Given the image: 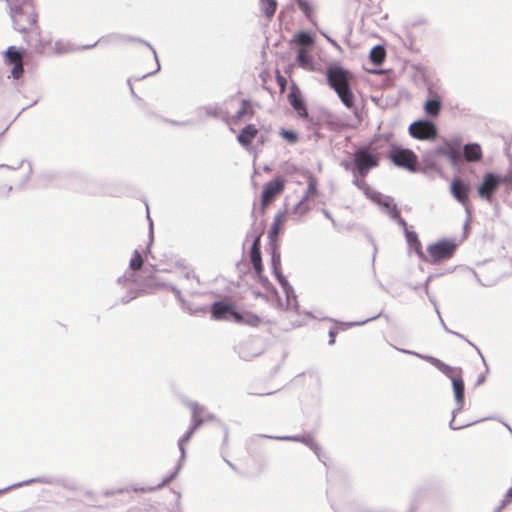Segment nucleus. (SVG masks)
Here are the masks:
<instances>
[{"label":"nucleus","instance_id":"obj_1","mask_svg":"<svg viewBox=\"0 0 512 512\" xmlns=\"http://www.w3.org/2000/svg\"><path fill=\"white\" fill-rule=\"evenodd\" d=\"M326 79L329 86L337 93L341 102L347 108H352L354 106V94L350 88L352 74L341 66L335 65L327 68Z\"/></svg>","mask_w":512,"mask_h":512},{"label":"nucleus","instance_id":"obj_33","mask_svg":"<svg viewBox=\"0 0 512 512\" xmlns=\"http://www.w3.org/2000/svg\"><path fill=\"white\" fill-rule=\"evenodd\" d=\"M512 502V487L507 491L503 500V506Z\"/></svg>","mask_w":512,"mask_h":512},{"label":"nucleus","instance_id":"obj_8","mask_svg":"<svg viewBox=\"0 0 512 512\" xmlns=\"http://www.w3.org/2000/svg\"><path fill=\"white\" fill-rule=\"evenodd\" d=\"M409 133L418 140H431L436 137L437 128L432 122L419 120L409 126Z\"/></svg>","mask_w":512,"mask_h":512},{"label":"nucleus","instance_id":"obj_32","mask_svg":"<svg viewBox=\"0 0 512 512\" xmlns=\"http://www.w3.org/2000/svg\"><path fill=\"white\" fill-rule=\"evenodd\" d=\"M281 136L290 143H295L298 140L297 134L290 130H282Z\"/></svg>","mask_w":512,"mask_h":512},{"label":"nucleus","instance_id":"obj_2","mask_svg":"<svg viewBox=\"0 0 512 512\" xmlns=\"http://www.w3.org/2000/svg\"><path fill=\"white\" fill-rule=\"evenodd\" d=\"M429 362L451 379L456 402L461 408L464 404V382L461 369L451 367L434 357H430Z\"/></svg>","mask_w":512,"mask_h":512},{"label":"nucleus","instance_id":"obj_30","mask_svg":"<svg viewBox=\"0 0 512 512\" xmlns=\"http://www.w3.org/2000/svg\"><path fill=\"white\" fill-rule=\"evenodd\" d=\"M275 78H276L277 84L279 85L280 93L283 94L286 91L287 80L283 75H281L279 70H276Z\"/></svg>","mask_w":512,"mask_h":512},{"label":"nucleus","instance_id":"obj_14","mask_svg":"<svg viewBox=\"0 0 512 512\" xmlns=\"http://www.w3.org/2000/svg\"><path fill=\"white\" fill-rule=\"evenodd\" d=\"M191 410H192L193 426L190 428L189 431H187V433L179 441V446L182 451H184V444L190 440L194 431L203 422V418H202L203 413H204L203 407H201L198 404H193V405H191Z\"/></svg>","mask_w":512,"mask_h":512},{"label":"nucleus","instance_id":"obj_17","mask_svg":"<svg viewBox=\"0 0 512 512\" xmlns=\"http://www.w3.org/2000/svg\"><path fill=\"white\" fill-rule=\"evenodd\" d=\"M258 132L259 131L254 124H248L241 130L237 136V140L242 146L249 147L254 138L258 135Z\"/></svg>","mask_w":512,"mask_h":512},{"label":"nucleus","instance_id":"obj_35","mask_svg":"<svg viewBox=\"0 0 512 512\" xmlns=\"http://www.w3.org/2000/svg\"><path fill=\"white\" fill-rule=\"evenodd\" d=\"M336 334H337V332L335 330H330V332H329V336H330L329 344L332 345V344L335 343Z\"/></svg>","mask_w":512,"mask_h":512},{"label":"nucleus","instance_id":"obj_29","mask_svg":"<svg viewBox=\"0 0 512 512\" xmlns=\"http://www.w3.org/2000/svg\"><path fill=\"white\" fill-rule=\"evenodd\" d=\"M299 9L305 14L307 18H311L313 9L307 0H296Z\"/></svg>","mask_w":512,"mask_h":512},{"label":"nucleus","instance_id":"obj_6","mask_svg":"<svg viewBox=\"0 0 512 512\" xmlns=\"http://www.w3.org/2000/svg\"><path fill=\"white\" fill-rule=\"evenodd\" d=\"M211 318L215 321L240 320V313L236 310V304L229 298L215 301L210 306Z\"/></svg>","mask_w":512,"mask_h":512},{"label":"nucleus","instance_id":"obj_20","mask_svg":"<svg viewBox=\"0 0 512 512\" xmlns=\"http://www.w3.org/2000/svg\"><path fill=\"white\" fill-rule=\"evenodd\" d=\"M464 157L468 162L479 161L482 158V150L478 144H468L464 147Z\"/></svg>","mask_w":512,"mask_h":512},{"label":"nucleus","instance_id":"obj_34","mask_svg":"<svg viewBox=\"0 0 512 512\" xmlns=\"http://www.w3.org/2000/svg\"><path fill=\"white\" fill-rule=\"evenodd\" d=\"M408 239L409 241H415L419 247L421 246V243L417 239V235L415 233H408Z\"/></svg>","mask_w":512,"mask_h":512},{"label":"nucleus","instance_id":"obj_25","mask_svg":"<svg viewBox=\"0 0 512 512\" xmlns=\"http://www.w3.org/2000/svg\"><path fill=\"white\" fill-rule=\"evenodd\" d=\"M385 55V49L382 46H376L370 52V59L375 64H381L385 59Z\"/></svg>","mask_w":512,"mask_h":512},{"label":"nucleus","instance_id":"obj_11","mask_svg":"<svg viewBox=\"0 0 512 512\" xmlns=\"http://www.w3.org/2000/svg\"><path fill=\"white\" fill-rule=\"evenodd\" d=\"M504 181L503 178L493 174L487 173L484 175L483 182L478 187V194L481 198L491 201L494 192L498 186Z\"/></svg>","mask_w":512,"mask_h":512},{"label":"nucleus","instance_id":"obj_27","mask_svg":"<svg viewBox=\"0 0 512 512\" xmlns=\"http://www.w3.org/2000/svg\"><path fill=\"white\" fill-rule=\"evenodd\" d=\"M275 439H280V440H291V441H299V442H302V443H305L307 445H309L316 454H318V450H319V447L317 446L316 443H314L311 439L309 438H306V437H274Z\"/></svg>","mask_w":512,"mask_h":512},{"label":"nucleus","instance_id":"obj_36","mask_svg":"<svg viewBox=\"0 0 512 512\" xmlns=\"http://www.w3.org/2000/svg\"><path fill=\"white\" fill-rule=\"evenodd\" d=\"M357 185L361 189H365L367 192H368V190H370L369 187L367 186V184L364 181L357 182Z\"/></svg>","mask_w":512,"mask_h":512},{"label":"nucleus","instance_id":"obj_37","mask_svg":"<svg viewBox=\"0 0 512 512\" xmlns=\"http://www.w3.org/2000/svg\"><path fill=\"white\" fill-rule=\"evenodd\" d=\"M393 216L395 218H400V212L395 205L393 206Z\"/></svg>","mask_w":512,"mask_h":512},{"label":"nucleus","instance_id":"obj_18","mask_svg":"<svg viewBox=\"0 0 512 512\" xmlns=\"http://www.w3.org/2000/svg\"><path fill=\"white\" fill-rule=\"evenodd\" d=\"M286 221H287V213L286 212H280L275 215L272 227L269 231V237L272 241H275L277 239L278 235L283 230V228L286 224Z\"/></svg>","mask_w":512,"mask_h":512},{"label":"nucleus","instance_id":"obj_13","mask_svg":"<svg viewBox=\"0 0 512 512\" xmlns=\"http://www.w3.org/2000/svg\"><path fill=\"white\" fill-rule=\"evenodd\" d=\"M436 154L447 157L452 164H457L461 159L460 144L458 142H445L437 147Z\"/></svg>","mask_w":512,"mask_h":512},{"label":"nucleus","instance_id":"obj_23","mask_svg":"<svg viewBox=\"0 0 512 512\" xmlns=\"http://www.w3.org/2000/svg\"><path fill=\"white\" fill-rule=\"evenodd\" d=\"M424 110L427 115L437 116L441 110V102L438 99H429L425 102Z\"/></svg>","mask_w":512,"mask_h":512},{"label":"nucleus","instance_id":"obj_31","mask_svg":"<svg viewBox=\"0 0 512 512\" xmlns=\"http://www.w3.org/2000/svg\"><path fill=\"white\" fill-rule=\"evenodd\" d=\"M249 111H250L251 114L253 113L252 110H251L250 102L247 101V100H243L242 104H241V109L237 113V117L238 118H242Z\"/></svg>","mask_w":512,"mask_h":512},{"label":"nucleus","instance_id":"obj_38","mask_svg":"<svg viewBox=\"0 0 512 512\" xmlns=\"http://www.w3.org/2000/svg\"><path fill=\"white\" fill-rule=\"evenodd\" d=\"M369 196L374 199V200H378V198L381 197V194L380 193H377V192H374L373 195H370Z\"/></svg>","mask_w":512,"mask_h":512},{"label":"nucleus","instance_id":"obj_19","mask_svg":"<svg viewBox=\"0 0 512 512\" xmlns=\"http://www.w3.org/2000/svg\"><path fill=\"white\" fill-rule=\"evenodd\" d=\"M311 48L299 47L297 53L298 65L306 70H313V57L310 53Z\"/></svg>","mask_w":512,"mask_h":512},{"label":"nucleus","instance_id":"obj_28","mask_svg":"<svg viewBox=\"0 0 512 512\" xmlns=\"http://www.w3.org/2000/svg\"><path fill=\"white\" fill-rule=\"evenodd\" d=\"M143 265V258L139 251L135 250L132 254L129 267L133 271L139 270Z\"/></svg>","mask_w":512,"mask_h":512},{"label":"nucleus","instance_id":"obj_39","mask_svg":"<svg viewBox=\"0 0 512 512\" xmlns=\"http://www.w3.org/2000/svg\"><path fill=\"white\" fill-rule=\"evenodd\" d=\"M276 274H277V277H278L280 283L284 285L285 282H286L285 279L280 274H278L277 272H276Z\"/></svg>","mask_w":512,"mask_h":512},{"label":"nucleus","instance_id":"obj_12","mask_svg":"<svg viewBox=\"0 0 512 512\" xmlns=\"http://www.w3.org/2000/svg\"><path fill=\"white\" fill-rule=\"evenodd\" d=\"M288 101L300 117L308 116L307 108H306L305 103L301 97V91L295 83H293L290 87V92L288 94Z\"/></svg>","mask_w":512,"mask_h":512},{"label":"nucleus","instance_id":"obj_21","mask_svg":"<svg viewBox=\"0 0 512 512\" xmlns=\"http://www.w3.org/2000/svg\"><path fill=\"white\" fill-rule=\"evenodd\" d=\"M240 318V320H236V323L246 324L252 327H257L262 323V318L251 312L240 313Z\"/></svg>","mask_w":512,"mask_h":512},{"label":"nucleus","instance_id":"obj_22","mask_svg":"<svg viewBox=\"0 0 512 512\" xmlns=\"http://www.w3.org/2000/svg\"><path fill=\"white\" fill-rule=\"evenodd\" d=\"M318 181L312 174L307 175V190L304 195V200L313 199L318 193Z\"/></svg>","mask_w":512,"mask_h":512},{"label":"nucleus","instance_id":"obj_5","mask_svg":"<svg viewBox=\"0 0 512 512\" xmlns=\"http://www.w3.org/2000/svg\"><path fill=\"white\" fill-rule=\"evenodd\" d=\"M457 249V243L453 240L444 239L427 247V261L439 263L453 257Z\"/></svg>","mask_w":512,"mask_h":512},{"label":"nucleus","instance_id":"obj_3","mask_svg":"<svg viewBox=\"0 0 512 512\" xmlns=\"http://www.w3.org/2000/svg\"><path fill=\"white\" fill-rule=\"evenodd\" d=\"M14 27L20 33H29L37 30V14L28 5L14 6L11 10Z\"/></svg>","mask_w":512,"mask_h":512},{"label":"nucleus","instance_id":"obj_26","mask_svg":"<svg viewBox=\"0 0 512 512\" xmlns=\"http://www.w3.org/2000/svg\"><path fill=\"white\" fill-rule=\"evenodd\" d=\"M261 7L263 12L268 18H271L277 9V1L276 0H261Z\"/></svg>","mask_w":512,"mask_h":512},{"label":"nucleus","instance_id":"obj_15","mask_svg":"<svg viewBox=\"0 0 512 512\" xmlns=\"http://www.w3.org/2000/svg\"><path fill=\"white\" fill-rule=\"evenodd\" d=\"M470 186L464 183L460 178H455L451 183L452 195L463 205L468 203Z\"/></svg>","mask_w":512,"mask_h":512},{"label":"nucleus","instance_id":"obj_7","mask_svg":"<svg viewBox=\"0 0 512 512\" xmlns=\"http://www.w3.org/2000/svg\"><path fill=\"white\" fill-rule=\"evenodd\" d=\"M378 164L379 158L370 153L369 148H360L354 153V165L362 177H365Z\"/></svg>","mask_w":512,"mask_h":512},{"label":"nucleus","instance_id":"obj_4","mask_svg":"<svg viewBox=\"0 0 512 512\" xmlns=\"http://www.w3.org/2000/svg\"><path fill=\"white\" fill-rule=\"evenodd\" d=\"M388 158L397 167L403 168L409 172H416L418 167V157L410 149L392 146Z\"/></svg>","mask_w":512,"mask_h":512},{"label":"nucleus","instance_id":"obj_16","mask_svg":"<svg viewBox=\"0 0 512 512\" xmlns=\"http://www.w3.org/2000/svg\"><path fill=\"white\" fill-rule=\"evenodd\" d=\"M250 260L255 269L256 274L261 277L263 272V264L260 251V236L256 237L250 251Z\"/></svg>","mask_w":512,"mask_h":512},{"label":"nucleus","instance_id":"obj_24","mask_svg":"<svg viewBox=\"0 0 512 512\" xmlns=\"http://www.w3.org/2000/svg\"><path fill=\"white\" fill-rule=\"evenodd\" d=\"M295 42L300 47L311 48L314 44V39L309 33L302 31L295 36Z\"/></svg>","mask_w":512,"mask_h":512},{"label":"nucleus","instance_id":"obj_9","mask_svg":"<svg viewBox=\"0 0 512 512\" xmlns=\"http://www.w3.org/2000/svg\"><path fill=\"white\" fill-rule=\"evenodd\" d=\"M4 61L7 65H12L11 75L14 79H19L24 73L23 54L15 46H9L4 53Z\"/></svg>","mask_w":512,"mask_h":512},{"label":"nucleus","instance_id":"obj_10","mask_svg":"<svg viewBox=\"0 0 512 512\" xmlns=\"http://www.w3.org/2000/svg\"><path fill=\"white\" fill-rule=\"evenodd\" d=\"M285 184L286 181L282 177H276L266 183L262 191V206L266 207L271 204L274 199L283 192Z\"/></svg>","mask_w":512,"mask_h":512}]
</instances>
